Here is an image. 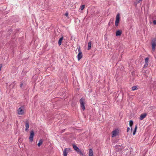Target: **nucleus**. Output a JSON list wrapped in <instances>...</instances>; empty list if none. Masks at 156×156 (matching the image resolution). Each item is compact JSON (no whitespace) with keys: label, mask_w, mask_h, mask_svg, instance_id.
<instances>
[{"label":"nucleus","mask_w":156,"mask_h":156,"mask_svg":"<svg viewBox=\"0 0 156 156\" xmlns=\"http://www.w3.org/2000/svg\"><path fill=\"white\" fill-rule=\"evenodd\" d=\"M116 20H115V26L116 27H117L118 26L119 23V20H120V14H119L118 13L117 15L116 16Z\"/></svg>","instance_id":"0eeeda50"},{"label":"nucleus","mask_w":156,"mask_h":156,"mask_svg":"<svg viewBox=\"0 0 156 156\" xmlns=\"http://www.w3.org/2000/svg\"><path fill=\"white\" fill-rule=\"evenodd\" d=\"M22 86H23V83H20V87H22Z\"/></svg>","instance_id":"a878e982"},{"label":"nucleus","mask_w":156,"mask_h":156,"mask_svg":"<svg viewBox=\"0 0 156 156\" xmlns=\"http://www.w3.org/2000/svg\"><path fill=\"white\" fill-rule=\"evenodd\" d=\"M63 37H61L59 40L58 41V44L59 46H60L62 44V41L63 40Z\"/></svg>","instance_id":"4468645a"},{"label":"nucleus","mask_w":156,"mask_h":156,"mask_svg":"<svg viewBox=\"0 0 156 156\" xmlns=\"http://www.w3.org/2000/svg\"><path fill=\"white\" fill-rule=\"evenodd\" d=\"M153 22L154 25H156V16H154L153 18Z\"/></svg>","instance_id":"f3484780"},{"label":"nucleus","mask_w":156,"mask_h":156,"mask_svg":"<svg viewBox=\"0 0 156 156\" xmlns=\"http://www.w3.org/2000/svg\"><path fill=\"white\" fill-rule=\"evenodd\" d=\"M149 61V58H146L145 59V64L144 66V67H146L148 65V62Z\"/></svg>","instance_id":"9b49d317"},{"label":"nucleus","mask_w":156,"mask_h":156,"mask_svg":"<svg viewBox=\"0 0 156 156\" xmlns=\"http://www.w3.org/2000/svg\"><path fill=\"white\" fill-rule=\"evenodd\" d=\"M137 89L136 86H134L132 87V91H134Z\"/></svg>","instance_id":"412c9836"},{"label":"nucleus","mask_w":156,"mask_h":156,"mask_svg":"<svg viewBox=\"0 0 156 156\" xmlns=\"http://www.w3.org/2000/svg\"><path fill=\"white\" fill-rule=\"evenodd\" d=\"M147 115V114L146 113L141 114L140 116V120H142L144 119L146 117Z\"/></svg>","instance_id":"9d476101"},{"label":"nucleus","mask_w":156,"mask_h":156,"mask_svg":"<svg viewBox=\"0 0 156 156\" xmlns=\"http://www.w3.org/2000/svg\"><path fill=\"white\" fill-rule=\"evenodd\" d=\"M43 143V140H42L41 139L39 140V142L37 144V145L38 147H40Z\"/></svg>","instance_id":"a211bd4d"},{"label":"nucleus","mask_w":156,"mask_h":156,"mask_svg":"<svg viewBox=\"0 0 156 156\" xmlns=\"http://www.w3.org/2000/svg\"><path fill=\"white\" fill-rule=\"evenodd\" d=\"M34 136V132L33 131L31 130L30 132V135L29 137L30 140L32 142L33 140V137Z\"/></svg>","instance_id":"1a4fd4ad"},{"label":"nucleus","mask_w":156,"mask_h":156,"mask_svg":"<svg viewBox=\"0 0 156 156\" xmlns=\"http://www.w3.org/2000/svg\"><path fill=\"white\" fill-rule=\"evenodd\" d=\"M89 156H94L93 152L91 149H90L89 150Z\"/></svg>","instance_id":"ddd939ff"},{"label":"nucleus","mask_w":156,"mask_h":156,"mask_svg":"<svg viewBox=\"0 0 156 156\" xmlns=\"http://www.w3.org/2000/svg\"><path fill=\"white\" fill-rule=\"evenodd\" d=\"M85 7V5H82L80 7V9L81 10H83L84 9V8Z\"/></svg>","instance_id":"aec40b11"},{"label":"nucleus","mask_w":156,"mask_h":156,"mask_svg":"<svg viewBox=\"0 0 156 156\" xmlns=\"http://www.w3.org/2000/svg\"><path fill=\"white\" fill-rule=\"evenodd\" d=\"M78 51L79 53L77 56V58L78 60L79 61L82 58L83 55L80 48H78Z\"/></svg>","instance_id":"6e6552de"},{"label":"nucleus","mask_w":156,"mask_h":156,"mask_svg":"<svg viewBox=\"0 0 156 156\" xmlns=\"http://www.w3.org/2000/svg\"><path fill=\"white\" fill-rule=\"evenodd\" d=\"M151 46L152 50L154 51L155 49V47L156 46V39L154 38L153 39L151 42Z\"/></svg>","instance_id":"39448f33"},{"label":"nucleus","mask_w":156,"mask_h":156,"mask_svg":"<svg viewBox=\"0 0 156 156\" xmlns=\"http://www.w3.org/2000/svg\"><path fill=\"white\" fill-rule=\"evenodd\" d=\"M92 42L91 41H89L88 43V50H90L91 48Z\"/></svg>","instance_id":"2eb2a0df"},{"label":"nucleus","mask_w":156,"mask_h":156,"mask_svg":"<svg viewBox=\"0 0 156 156\" xmlns=\"http://www.w3.org/2000/svg\"><path fill=\"white\" fill-rule=\"evenodd\" d=\"M133 122L132 121L130 120L129 121V126L130 127H131L133 125Z\"/></svg>","instance_id":"4be33fe9"},{"label":"nucleus","mask_w":156,"mask_h":156,"mask_svg":"<svg viewBox=\"0 0 156 156\" xmlns=\"http://www.w3.org/2000/svg\"><path fill=\"white\" fill-rule=\"evenodd\" d=\"M80 103L81 109L83 111L85 109V98H81V99L80 100Z\"/></svg>","instance_id":"f257e3e1"},{"label":"nucleus","mask_w":156,"mask_h":156,"mask_svg":"<svg viewBox=\"0 0 156 156\" xmlns=\"http://www.w3.org/2000/svg\"><path fill=\"white\" fill-rule=\"evenodd\" d=\"M17 113L19 115H22L25 113L24 108L23 106H21L17 110Z\"/></svg>","instance_id":"f03ea898"},{"label":"nucleus","mask_w":156,"mask_h":156,"mask_svg":"<svg viewBox=\"0 0 156 156\" xmlns=\"http://www.w3.org/2000/svg\"><path fill=\"white\" fill-rule=\"evenodd\" d=\"M142 0H136V3L137 4L138 3H139L140 1H141Z\"/></svg>","instance_id":"5701e85b"},{"label":"nucleus","mask_w":156,"mask_h":156,"mask_svg":"<svg viewBox=\"0 0 156 156\" xmlns=\"http://www.w3.org/2000/svg\"><path fill=\"white\" fill-rule=\"evenodd\" d=\"M68 17V13L67 12H66L64 15Z\"/></svg>","instance_id":"b1692460"},{"label":"nucleus","mask_w":156,"mask_h":156,"mask_svg":"<svg viewBox=\"0 0 156 156\" xmlns=\"http://www.w3.org/2000/svg\"><path fill=\"white\" fill-rule=\"evenodd\" d=\"M137 129V126L136 125L135 126V128L134 130L133 133V135H134L135 134Z\"/></svg>","instance_id":"6ab92c4d"},{"label":"nucleus","mask_w":156,"mask_h":156,"mask_svg":"<svg viewBox=\"0 0 156 156\" xmlns=\"http://www.w3.org/2000/svg\"><path fill=\"white\" fill-rule=\"evenodd\" d=\"M72 151V150L70 148H65L63 151V155L64 156H67L68 153Z\"/></svg>","instance_id":"423d86ee"},{"label":"nucleus","mask_w":156,"mask_h":156,"mask_svg":"<svg viewBox=\"0 0 156 156\" xmlns=\"http://www.w3.org/2000/svg\"><path fill=\"white\" fill-rule=\"evenodd\" d=\"M73 148L78 153L80 154V155H83V154L81 152V151L79 149V148L78 147L75 145L73 144Z\"/></svg>","instance_id":"7ed1b4c3"},{"label":"nucleus","mask_w":156,"mask_h":156,"mask_svg":"<svg viewBox=\"0 0 156 156\" xmlns=\"http://www.w3.org/2000/svg\"><path fill=\"white\" fill-rule=\"evenodd\" d=\"M119 133V130L116 129L113 131L112 132V137H115L118 135Z\"/></svg>","instance_id":"20e7f679"},{"label":"nucleus","mask_w":156,"mask_h":156,"mask_svg":"<svg viewBox=\"0 0 156 156\" xmlns=\"http://www.w3.org/2000/svg\"><path fill=\"white\" fill-rule=\"evenodd\" d=\"M25 130L27 131L29 128V124L28 122H26L25 124Z\"/></svg>","instance_id":"dca6fc26"},{"label":"nucleus","mask_w":156,"mask_h":156,"mask_svg":"<svg viewBox=\"0 0 156 156\" xmlns=\"http://www.w3.org/2000/svg\"><path fill=\"white\" fill-rule=\"evenodd\" d=\"M130 130V128L129 127H128L127 129V132H128Z\"/></svg>","instance_id":"393cba45"},{"label":"nucleus","mask_w":156,"mask_h":156,"mask_svg":"<svg viewBox=\"0 0 156 156\" xmlns=\"http://www.w3.org/2000/svg\"><path fill=\"white\" fill-rule=\"evenodd\" d=\"M122 32L121 30H119L116 32V36H120L122 34Z\"/></svg>","instance_id":"f8f14e48"}]
</instances>
